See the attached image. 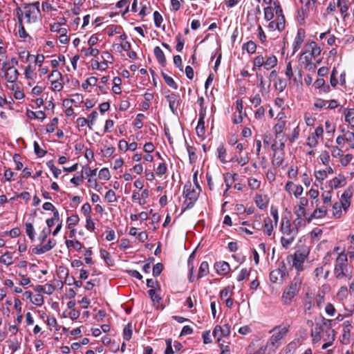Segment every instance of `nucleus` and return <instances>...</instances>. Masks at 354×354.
I'll list each match as a JSON object with an SVG mask.
<instances>
[{
  "instance_id": "nucleus-44",
  "label": "nucleus",
  "mask_w": 354,
  "mask_h": 354,
  "mask_svg": "<svg viewBox=\"0 0 354 354\" xmlns=\"http://www.w3.org/2000/svg\"><path fill=\"white\" fill-rule=\"evenodd\" d=\"M26 232L29 238L33 241L35 239V230L33 225L30 223H26Z\"/></svg>"
},
{
  "instance_id": "nucleus-7",
  "label": "nucleus",
  "mask_w": 354,
  "mask_h": 354,
  "mask_svg": "<svg viewBox=\"0 0 354 354\" xmlns=\"http://www.w3.org/2000/svg\"><path fill=\"white\" fill-rule=\"evenodd\" d=\"M315 332L311 333V337H313V341L315 342H318L322 338H324V333H327L328 332L333 333V330H331L329 326L322 321V323L317 324L315 328Z\"/></svg>"
},
{
  "instance_id": "nucleus-45",
  "label": "nucleus",
  "mask_w": 354,
  "mask_h": 354,
  "mask_svg": "<svg viewBox=\"0 0 354 354\" xmlns=\"http://www.w3.org/2000/svg\"><path fill=\"white\" fill-rule=\"evenodd\" d=\"M187 149L190 162H194L196 160V149L194 147L188 146Z\"/></svg>"
},
{
  "instance_id": "nucleus-35",
  "label": "nucleus",
  "mask_w": 354,
  "mask_h": 354,
  "mask_svg": "<svg viewBox=\"0 0 354 354\" xmlns=\"http://www.w3.org/2000/svg\"><path fill=\"white\" fill-rule=\"evenodd\" d=\"M243 49L246 50L248 53H254L257 49L256 44L252 41H249L243 45Z\"/></svg>"
},
{
  "instance_id": "nucleus-42",
  "label": "nucleus",
  "mask_w": 354,
  "mask_h": 354,
  "mask_svg": "<svg viewBox=\"0 0 354 354\" xmlns=\"http://www.w3.org/2000/svg\"><path fill=\"white\" fill-rule=\"evenodd\" d=\"M58 124V118H54L46 126V131L48 133H53L55 131Z\"/></svg>"
},
{
  "instance_id": "nucleus-60",
  "label": "nucleus",
  "mask_w": 354,
  "mask_h": 354,
  "mask_svg": "<svg viewBox=\"0 0 354 354\" xmlns=\"http://www.w3.org/2000/svg\"><path fill=\"white\" fill-rule=\"evenodd\" d=\"M120 82H121V79L120 77H114V79H113L114 86H113L112 90L116 94L120 93V92H121L120 87L118 86V84Z\"/></svg>"
},
{
  "instance_id": "nucleus-36",
  "label": "nucleus",
  "mask_w": 354,
  "mask_h": 354,
  "mask_svg": "<svg viewBox=\"0 0 354 354\" xmlns=\"http://www.w3.org/2000/svg\"><path fill=\"white\" fill-rule=\"evenodd\" d=\"M348 198L349 196L348 194L344 192L341 197L340 202L339 203L341 204L342 208H343L345 211H346L350 206V201H348Z\"/></svg>"
},
{
  "instance_id": "nucleus-12",
  "label": "nucleus",
  "mask_w": 354,
  "mask_h": 354,
  "mask_svg": "<svg viewBox=\"0 0 354 354\" xmlns=\"http://www.w3.org/2000/svg\"><path fill=\"white\" fill-rule=\"evenodd\" d=\"M56 241L55 239H49L48 243L41 246H37L32 249V252L36 254H44L51 249H53L56 245Z\"/></svg>"
},
{
  "instance_id": "nucleus-50",
  "label": "nucleus",
  "mask_w": 354,
  "mask_h": 354,
  "mask_svg": "<svg viewBox=\"0 0 354 354\" xmlns=\"http://www.w3.org/2000/svg\"><path fill=\"white\" fill-rule=\"evenodd\" d=\"M294 241V236L292 235L288 236V237L282 236L281 239V243L283 247L288 248Z\"/></svg>"
},
{
  "instance_id": "nucleus-13",
  "label": "nucleus",
  "mask_w": 354,
  "mask_h": 354,
  "mask_svg": "<svg viewBox=\"0 0 354 354\" xmlns=\"http://www.w3.org/2000/svg\"><path fill=\"white\" fill-rule=\"evenodd\" d=\"M171 111L175 113L179 104V96L175 93H171L166 96Z\"/></svg>"
},
{
  "instance_id": "nucleus-38",
  "label": "nucleus",
  "mask_w": 354,
  "mask_h": 354,
  "mask_svg": "<svg viewBox=\"0 0 354 354\" xmlns=\"http://www.w3.org/2000/svg\"><path fill=\"white\" fill-rule=\"evenodd\" d=\"M80 221L79 216L77 214L72 215L67 218L68 228L71 229L72 226H75L78 224Z\"/></svg>"
},
{
  "instance_id": "nucleus-11",
  "label": "nucleus",
  "mask_w": 354,
  "mask_h": 354,
  "mask_svg": "<svg viewBox=\"0 0 354 354\" xmlns=\"http://www.w3.org/2000/svg\"><path fill=\"white\" fill-rule=\"evenodd\" d=\"M351 328V323L349 321H345L343 323V333L340 337V341L344 344H348L350 343Z\"/></svg>"
},
{
  "instance_id": "nucleus-30",
  "label": "nucleus",
  "mask_w": 354,
  "mask_h": 354,
  "mask_svg": "<svg viewBox=\"0 0 354 354\" xmlns=\"http://www.w3.org/2000/svg\"><path fill=\"white\" fill-rule=\"evenodd\" d=\"M209 273V264L207 261H203L201 263L197 278L200 279L206 276Z\"/></svg>"
},
{
  "instance_id": "nucleus-40",
  "label": "nucleus",
  "mask_w": 354,
  "mask_h": 354,
  "mask_svg": "<svg viewBox=\"0 0 354 354\" xmlns=\"http://www.w3.org/2000/svg\"><path fill=\"white\" fill-rule=\"evenodd\" d=\"M274 9L271 6H268L264 8V18L266 21H270L274 17Z\"/></svg>"
},
{
  "instance_id": "nucleus-55",
  "label": "nucleus",
  "mask_w": 354,
  "mask_h": 354,
  "mask_svg": "<svg viewBox=\"0 0 354 354\" xmlns=\"http://www.w3.org/2000/svg\"><path fill=\"white\" fill-rule=\"evenodd\" d=\"M97 115H98V113L95 111H92L90 113V115H88V127L91 130L92 129V126L93 125L94 122H95L96 118L97 117Z\"/></svg>"
},
{
  "instance_id": "nucleus-24",
  "label": "nucleus",
  "mask_w": 354,
  "mask_h": 354,
  "mask_svg": "<svg viewBox=\"0 0 354 354\" xmlns=\"http://www.w3.org/2000/svg\"><path fill=\"white\" fill-rule=\"evenodd\" d=\"M326 208L324 206L318 207V204L316 205V208L313 213L311 214V220L313 218H322L326 214Z\"/></svg>"
},
{
  "instance_id": "nucleus-61",
  "label": "nucleus",
  "mask_w": 354,
  "mask_h": 354,
  "mask_svg": "<svg viewBox=\"0 0 354 354\" xmlns=\"http://www.w3.org/2000/svg\"><path fill=\"white\" fill-rule=\"evenodd\" d=\"M82 173L86 175V176H95L97 174V169H91L88 167H83Z\"/></svg>"
},
{
  "instance_id": "nucleus-17",
  "label": "nucleus",
  "mask_w": 354,
  "mask_h": 354,
  "mask_svg": "<svg viewBox=\"0 0 354 354\" xmlns=\"http://www.w3.org/2000/svg\"><path fill=\"white\" fill-rule=\"evenodd\" d=\"M305 37V30L303 28L298 29L297 36L295 39L294 51H297L299 48H300Z\"/></svg>"
},
{
  "instance_id": "nucleus-39",
  "label": "nucleus",
  "mask_w": 354,
  "mask_h": 354,
  "mask_svg": "<svg viewBox=\"0 0 354 354\" xmlns=\"http://www.w3.org/2000/svg\"><path fill=\"white\" fill-rule=\"evenodd\" d=\"M217 152H218V157L220 159V160L222 162H226L227 161L225 160V158H226L227 152H226V149L224 147V146L220 145L217 148Z\"/></svg>"
},
{
  "instance_id": "nucleus-43",
  "label": "nucleus",
  "mask_w": 354,
  "mask_h": 354,
  "mask_svg": "<svg viewBox=\"0 0 354 354\" xmlns=\"http://www.w3.org/2000/svg\"><path fill=\"white\" fill-rule=\"evenodd\" d=\"M196 133L198 136H203L205 133V121L204 120H199L198 122V125L196 128Z\"/></svg>"
},
{
  "instance_id": "nucleus-41",
  "label": "nucleus",
  "mask_w": 354,
  "mask_h": 354,
  "mask_svg": "<svg viewBox=\"0 0 354 354\" xmlns=\"http://www.w3.org/2000/svg\"><path fill=\"white\" fill-rule=\"evenodd\" d=\"M132 336V326L131 324L126 325L123 329V337L126 340H129Z\"/></svg>"
},
{
  "instance_id": "nucleus-48",
  "label": "nucleus",
  "mask_w": 354,
  "mask_h": 354,
  "mask_svg": "<svg viewBox=\"0 0 354 354\" xmlns=\"http://www.w3.org/2000/svg\"><path fill=\"white\" fill-rule=\"evenodd\" d=\"M275 88L279 91H283L287 86L286 81L281 78H278L275 83Z\"/></svg>"
},
{
  "instance_id": "nucleus-32",
  "label": "nucleus",
  "mask_w": 354,
  "mask_h": 354,
  "mask_svg": "<svg viewBox=\"0 0 354 354\" xmlns=\"http://www.w3.org/2000/svg\"><path fill=\"white\" fill-rule=\"evenodd\" d=\"M82 52L84 54L85 56H92V57H97L100 51L97 48H93L91 46H89V48H83L82 49Z\"/></svg>"
},
{
  "instance_id": "nucleus-34",
  "label": "nucleus",
  "mask_w": 354,
  "mask_h": 354,
  "mask_svg": "<svg viewBox=\"0 0 354 354\" xmlns=\"http://www.w3.org/2000/svg\"><path fill=\"white\" fill-rule=\"evenodd\" d=\"M0 263L7 266L12 263V255L10 252H6L0 257Z\"/></svg>"
},
{
  "instance_id": "nucleus-4",
  "label": "nucleus",
  "mask_w": 354,
  "mask_h": 354,
  "mask_svg": "<svg viewBox=\"0 0 354 354\" xmlns=\"http://www.w3.org/2000/svg\"><path fill=\"white\" fill-rule=\"evenodd\" d=\"M334 274L338 279L351 278V273L348 271V268L347 254L344 252L339 253L335 260Z\"/></svg>"
},
{
  "instance_id": "nucleus-8",
  "label": "nucleus",
  "mask_w": 354,
  "mask_h": 354,
  "mask_svg": "<svg viewBox=\"0 0 354 354\" xmlns=\"http://www.w3.org/2000/svg\"><path fill=\"white\" fill-rule=\"evenodd\" d=\"M201 192V187H198L194 189L192 187L191 183L186 184L184 187L183 194L186 198V201H189L188 205L193 204L198 198L199 193Z\"/></svg>"
},
{
  "instance_id": "nucleus-58",
  "label": "nucleus",
  "mask_w": 354,
  "mask_h": 354,
  "mask_svg": "<svg viewBox=\"0 0 354 354\" xmlns=\"http://www.w3.org/2000/svg\"><path fill=\"white\" fill-rule=\"evenodd\" d=\"M153 19L156 26L159 28L163 19L162 15L158 11L153 12Z\"/></svg>"
},
{
  "instance_id": "nucleus-2",
  "label": "nucleus",
  "mask_w": 354,
  "mask_h": 354,
  "mask_svg": "<svg viewBox=\"0 0 354 354\" xmlns=\"http://www.w3.org/2000/svg\"><path fill=\"white\" fill-rule=\"evenodd\" d=\"M308 209V198L307 197L300 198L293 209L294 214L296 215L293 223L297 230L304 228L307 223H310Z\"/></svg>"
},
{
  "instance_id": "nucleus-22",
  "label": "nucleus",
  "mask_w": 354,
  "mask_h": 354,
  "mask_svg": "<svg viewBox=\"0 0 354 354\" xmlns=\"http://www.w3.org/2000/svg\"><path fill=\"white\" fill-rule=\"evenodd\" d=\"M297 292V283H296L295 284L292 283L289 286L288 289L283 292V298L285 299L290 300L292 298L294 297V296L295 295Z\"/></svg>"
},
{
  "instance_id": "nucleus-49",
  "label": "nucleus",
  "mask_w": 354,
  "mask_h": 354,
  "mask_svg": "<svg viewBox=\"0 0 354 354\" xmlns=\"http://www.w3.org/2000/svg\"><path fill=\"white\" fill-rule=\"evenodd\" d=\"M99 178L101 180H107L110 178L111 175L107 168H103L99 171Z\"/></svg>"
},
{
  "instance_id": "nucleus-54",
  "label": "nucleus",
  "mask_w": 354,
  "mask_h": 354,
  "mask_svg": "<svg viewBox=\"0 0 354 354\" xmlns=\"http://www.w3.org/2000/svg\"><path fill=\"white\" fill-rule=\"evenodd\" d=\"M34 150L38 157H43L46 155V151L40 148L37 142H34Z\"/></svg>"
},
{
  "instance_id": "nucleus-18",
  "label": "nucleus",
  "mask_w": 354,
  "mask_h": 354,
  "mask_svg": "<svg viewBox=\"0 0 354 354\" xmlns=\"http://www.w3.org/2000/svg\"><path fill=\"white\" fill-rule=\"evenodd\" d=\"M272 165L275 167H280L282 165L284 159V151H273Z\"/></svg>"
},
{
  "instance_id": "nucleus-53",
  "label": "nucleus",
  "mask_w": 354,
  "mask_h": 354,
  "mask_svg": "<svg viewBox=\"0 0 354 354\" xmlns=\"http://www.w3.org/2000/svg\"><path fill=\"white\" fill-rule=\"evenodd\" d=\"M177 44L176 46V49L177 51L180 52L184 46V39L183 38L180 33H179L176 37Z\"/></svg>"
},
{
  "instance_id": "nucleus-52",
  "label": "nucleus",
  "mask_w": 354,
  "mask_h": 354,
  "mask_svg": "<svg viewBox=\"0 0 354 354\" xmlns=\"http://www.w3.org/2000/svg\"><path fill=\"white\" fill-rule=\"evenodd\" d=\"M52 32H57L59 34H63V32H67V30L64 28H61L59 24H53L50 25V28Z\"/></svg>"
},
{
  "instance_id": "nucleus-20",
  "label": "nucleus",
  "mask_w": 354,
  "mask_h": 354,
  "mask_svg": "<svg viewBox=\"0 0 354 354\" xmlns=\"http://www.w3.org/2000/svg\"><path fill=\"white\" fill-rule=\"evenodd\" d=\"M281 230L283 234L287 236H290L293 233L294 230L291 228V223L288 219L282 218Z\"/></svg>"
},
{
  "instance_id": "nucleus-26",
  "label": "nucleus",
  "mask_w": 354,
  "mask_h": 354,
  "mask_svg": "<svg viewBox=\"0 0 354 354\" xmlns=\"http://www.w3.org/2000/svg\"><path fill=\"white\" fill-rule=\"evenodd\" d=\"M153 52L158 62L162 66H165L166 64V58L161 48L159 46H156L154 48Z\"/></svg>"
},
{
  "instance_id": "nucleus-9",
  "label": "nucleus",
  "mask_w": 354,
  "mask_h": 354,
  "mask_svg": "<svg viewBox=\"0 0 354 354\" xmlns=\"http://www.w3.org/2000/svg\"><path fill=\"white\" fill-rule=\"evenodd\" d=\"M304 3L297 13V21L300 24L304 23L305 18L308 16L310 0H300Z\"/></svg>"
},
{
  "instance_id": "nucleus-15",
  "label": "nucleus",
  "mask_w": 354,
  "mask_h": 354,
  "mask_svg": "<svg viewBox=\"0 0 354 354\" xmlns=\"http://www.w3.org/2000/svg\"><path fill=\"white\" fill-rule=\"evenodd\" d=\"M286 141L287 137L286 136H281L279 138L276 137L274 142L272 145V151H283Z\"/></svg>"
},
{
  "instance_id": "nucleus-27",
  "label": "nucleus",
  "mask_w": 354,
  "mask_h": 354,
  "mask_svg": "<svg viewBox=\"0 0 354 354\" xmlns=\"http://www.w3.org/2000/svg\"><path fill=\"white\" fill-rule=\"evenodd\" d=\"M236 175V174H232L230 173H227L224 175V182H225L226 187H227L224 192V194H225L227 193V192L231 187L232 185L235 181V176Z\"/></svg>"
},
{
  "instance_id": "nucleus-51",
  "label": "nucleus",
  "mask_w": 354,
  "mask_h": 354,
  "mask_svg": "<svg viewBox=\"0 0 354 354\" xmlns=\"http://www.w3.org/2000/svg\"><path fill=\"white\" fill-rule=\"evenodd\" d=\"M19 24V30H18V34H19V37L21 38H26L28 37V34L26 32V30L25 29V24L21 22V23H18Z\"/></svg>"
},
{
  "instance_id": "nucleus-10",
  "label": "nucleus",
  "mask_w": 354,
  "mask_h": 354,
  "mask_svg": "<svg viewBox=\"0 0 354 354\" xmlns=\"http://www.w3.org/2000/svg\"><path fill=\"white\" fill-rule=\"evenodd\" d=\"M285 189L290 195L293 194L297 198L301 195L303 192V187L292 181L287 182Z\"/></svg>"
},
{
  "instance_id": "nucleus-16",
  "label": "nucleus",
  "mask_w": 354,
  "mask_h": 354,
  "mask_svg": "<svg viewBox=\"0 0 354 354\" xmlns=\"http://www.w3.org/2000/svg\"><path fill=\"white\" fill-rule=\"evenodd\" d=\"M285 272L280 268L272 270L270 273V280L272 283H281Z\"/></svg>"
},
{
  "instance_id": "nucleus-29",
  "label": "nucleus",
  "mask_w": 354,
  "mask_h": 354,
  "mask_svg": "<svg viewBox=\"0 0 354 354\" xmlns=\"http://www.w3.org/2000/svg\"><path fill=\"white\" fill-rule=\"evenodd\" d=\"M27 116L30 119H38L43 120L46 118L45 113L42 111L34 112L32 111H27Z\"/></svg>"
},
{
  "instance_id": "nucleus-57",
  "label": "nucleus",
  "mask_w": 354,
  "mask_h": 354,
  "mask_svg": "<svg viewBox=\"0 0 354 354\" xmlns=\"http://www.w3.org/2000/svg\"><path fill=\"white\" fill-rule=\"evenodd\" d=\"M250 275V270L247 268H243L237 277V281H241L248 277Z\"/></svg>"
},
{
  "instance_id": "nucleus-14",
  "label": "nucleus",
  "mask_w": 354,
  "mask_h": 354,
  "mask_svg": "<svg viewBox=\"0 0 354 354\" xmlns=\"http://www.w3.org/2000/svg\"><path fill=\"white\" fill-rule=\"evenodd\" d=\"M214 268L216 270V272L220 275H225L230 270V265L226 261L216 262L214 264Z\"/></svg>"
},
{
  "instance_id": "nucleus-5",
  "label": "nucleus",
  "mask_w": 354,
  "mask_h": 354,
  "mask_svg": "<svg viewBox=\"0 0 354 354\" xmlns=\"http://www.w3.org/2000/svg\"><path fill=\"white\" fill-rule=\"evenodd\" d=\"M310 250L308 248H304L297 250L293 255H289L287 257V261L290 263L292 262V266L297 270L301 271L304 269V263L307 259Z\"/></svg>"
},
{
  "instance_id": "nucleus-1",
  "label": "nucleus",
  "mask_w": 354,
  "mask_h": 354,
  "mask_svg": "<svg viewBox=\"0 0 354 354\" xmlns=\"http://www.w3.org/2000/svg\"><path fill=\"white\" fill-rule=\"evenodd\" d=\"M18 23L25 24L30 30H34L41 23V14L39 9V2L26 3L21 8L17 7L15 9Z\"/></svg>"
},
{
  "instance_id": "nucleus-31",
  "label": "nucleus",
  "mask_w": 354,
  "mask_h": 354,
  "mask_svg": "<svg viewBox=\"0 0 354 354\" xmlns=\"http://www.w3.org/2000/svg\"><path fill=\"white\" fill-rule=\"evenodd\" d=\"M345 121L349 124L352 129H354V109L346 111Z\"/></svg>"
},
{
  "instance_id": "nucleus-19",
  "label": "nucleus",
  "mask_w": 354,
  "mask_h": 354,
  "mask_svg": "<svg viewBox=\"0 0 354 354\" xmlns=\"http://www.w3.org/2000/svg\"><path fill=\"white\" fill-rule=\"evenodd\" d=\"M277 58L274 55H269L264 57L263 67L266 70H270L277 64Z\"/></svg>"
},
{
  "instance_id": "nucleus-37",
  "label": "nucleus",
  "mask_w": 354,
  "mask_h": 354,
  "mask_svg": "<svg viewBox=\"0 0 354 354\" xmlns=\"http://www.w3.org/2000/svg\"><path fill=\"white\" fill-rule=\"evenodd\" d=\"M97 78L95 77H90L82 83V86L84 89H87L88 86H94L97 84Z\"/></svg>"
},
{
  "instance_id": "nucleus-46",
  "label": "nucleus",
  "mask_w": 354,
  "mask_h": 354,
  "mask_svg": "<svg viewBox=\"0 0 354 354\" xmlns=\"http://www.w3.org/2000/svg\"><path fill=\"white\" fill-rule=\"evenodd\" d=\"M105 199L108 201L109 203H112L116 201V196L115 193L113 190L110 189L109 190L106 194H105Z\"/></svg>"
},
{
  "instance_id": "nucleus-28",
  "label": "nucleus",
  "mask_w": 354,
  "mask_h": 354,
  "mask_svg": "<svg viewBox=\"0 0 354 354\" xmlns=\"http://www.w3.org/2000/svg\"><path fill=\"white\" fill-rule=\"evenodd\" d=\"M286 126V122L283 120H278V122L274 125V129L277 138H279L281 136H285L282 133L283 129Z\"/></svg>"
},
{
  "instance_id": "nucleus-3",
  "label": "nucleus",
  "mask_w": 354,
  "mask_h": 354,
  "mask_svg": "<svg viewBox=\"0 0 354 354\" xmlns=\"http://www.w3.org/2000/svg\"><path fill=\"white\" fill-rule=\"evenodd\" d=\"M288 332V326L286 325L274 327L270 330L273 334L267 342L264 349L269 352L276 350L281 345V340L286 336Z\"/></svg>"
},
{
  "instance_id": "nucleus-64",
  "label": "nucleus",
  "mask_w": 354,
  "mask_h": 354,
  "mask_svg": "<svg viewBox=\"0 0 354 354\" xmlns=\"http://www.w3.org/2000/svg\"><path fill=\"white\" fill-rule=\"evenodd\" d=\"M32 302L38 306H41L44 304V297L40 294L36 295L34 297V299L32 301Z\"/></svg>"
},
{
  "instance_id": "nucleus-56",
  "label": "nucleus",
  "mask_w": 354,
  "mask_h": 354,
  "mask_svg": "<svg viewBox=\"0 0 354 354\" xmlns=\"http://www.w3.org/2000/svg\"><path fill=\"white\" fill-rule=\"evenodd\" d=\"M315 302L319 308H321L323 306L324 303V293L323 291L318 292L315 298Z\"/></svg>"
},
{
  "instance_id": "nucleus-63",
  "label": "nucleus",
  "mask_w": 354,
  "mask_h": 354,
  "mask_svg": "<svg viewBox=\"0 0 354 354\" xmlns=\"http://www.w3.org/2000/svg\"><path fill=\"white\" fill-rule=\"evenodd\" d=\"M334 212L333 214L335 216L339 218L342 215V207L341 204L339 203H335L333 206Z\"/></svg>"
},
{
  "instance_id": "nucleus-21",
  "label": "nucleus",
  "mask_w": 354,
  "mask_h": 354,
  "mask_svg": "<svg viewBox=\"0 0 354 354\" xmlns=\"http://www.w3.org/2000/svg\"><path fill=\"white\" fill-rule=\"evenodd\" d=\"M19 72L17 69L12 68L10 71H6L4 73V77L7 80L8 82L10 84L15 83L18 78Z\"/></svg>"
},
{
  "instance_id": "nucleus-33",
  "label": "nucleus",
  "mask_w": 354,
  "mask_h": 354,
  "mask_svg": "<svg viewBox=\"0 0 354 354\" xmlns=\"http://www.w3.org/2000/svg\"><path fill=\"white\" fill-rule=\"evenodd\" d=\"M162 76L163 80H165V82L169 86L171 87L174 89L178 88L177 84L175 82V81L174 80V79L171 77L169 76L168 75L165 74V73H162Z\"/></svg>"
},
{
  "instance_id": "nucleus-6",
  "label": "nucleus",
  "mask_w": 354,
  "mask_h": 354,
  "mask_svg": "<svg viewBox=\"0 0 354 354\" xmlns=\"http://www.w3.org/2000/svg\"><path fill=\"white\" fill-rule=\"evenodd\" d=\"M298 62L299 77H295L293 79L294 82L297 85L302 83V73H304V70H306V71H310V68H308L310 65V53L307 50L300 55Z\"/></svg>"
},
{
  "instance_id": "nucleus-23",
  "label": "nucleus",
  "mask_w": 354,
  "mask_h": 354,
  "mask_svg": "<svg viewBox=\"0 0 354 354\" xmlns=\"http://www.w3.org/2000/svg\"><path fill=\"white\" fill-rule=\"evenodd\" d=\"M274 223L270 217H266L264 219V224L263 225V231L268 235L270 236L274 229Z\"/></svg>"
},
{
  "instance_id": "nucleus-59",
  "label": "nucleus",
  "mask_w": 354,
  "mask_h": 354,
  "mask_svg": "<svg viewBox=\"0 0 354 354\" xmlns=\"http://www.w3.org/2000/svg\"><path fill=\"white\" fill-rule=\"evenodd\" d=\"M260 181L257 180L256 178H250L248 179V185L252 189H257L260 187Z\"/></svg>"
},
{
  "instance_id": "nucleus-62",
  "label": "nucleus",
  "mask_w": 354,
  "mask_h": 354,
  "mask_svg": "<svg viewBox=\"0 0 354 354\" xmlns=\"http://www.w3.org/2000/svg\"><path fill=\"white\" fill-rule=\"evenodd\" d=\"M52 89L55 91H59L63 88L62 84L58 81V80H51Z\"/></svg>"
},
{
  "instance_id": "nucleus-25",
  "label": "nucleus",
  "mask_w": 354,
  "mask_h": 354,
  "mask_svg": "<svg viewBox=\"0 0 354 354\" xmlns=\"http://www.w3.org/2000/svg\"><path fill=\"white\" fill-rule=\"evenodd\" d=\"M313 85L315 88L320 89L324 93L330 91V86L325 84V80L323 78L317 79Z\"/></svg>"
},
{
  "instance_id": "nucleus-47",
  "label": "nucleus",
  "mask_w": 354,
  "mask_h": 354,
  "mask_svg": "<svg viewBox=\"0 0 354 354\" xmlns=\"http://www.w3.org/2000/svg\"><path fill=\"white\" fill-rule=\"evenodd\" d=\"M264 63V57L262 55H258L256 57H254L253 60V64L254 67L252 68L253 71H254L255 67L260 68L261 66H263Z\"/></svg>"
}]
</instances>
